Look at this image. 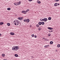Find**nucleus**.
I'll return each mask as SVG.
<instances>
[{
    "label": "nucleus",
    "mask_w": 60,
    "mask_h": 60,
    "mask_svg": "<svg viewBox=\"0 0 60 60\" xmlns=\"http://www.w3.org/2000/svg\"><path fill=\"white\" fill-rule=\"evenodd\" d=\"M38 24L39 25H41V22H39Z\"/></svg>",
    "instance_id": "nucleus-14"
},
{
    "label": "nucleus",
    "mask_w": 60,
    "mask_h": 60,
    "mask_svg": "<svg viewBox=\"0 0 60 60\" xmlns=\"http://www.w3.org/2000/svg\"><path fill=\"white\" fill-rule=\"evenodd\" d=\"M18 19L19 20H20V19H21V17L20 18H18Z\"/></svg>",
    "instance_id": "nucleus-32"
},
{
    "label": "nucleus",
    "mask_w": 60,
    "mask_h": 60,
    "mask_svg": "<svg viewBox=\"0 0 60 60\" xmlns=\"http://www.w3.org/2000/svg\"><path fill=\"white\" fill-rule=\"evenodd\" d=\"M43 39H45V38H43Z\"/></svg>",
    "instance_id": "nucleus-38"
},
{
    "label": "nucleus",
    "mask_w": 60,
    "mask_h": 60,
    "mask_svg": "<svg viewBox=\"0 0 60 60\" xmlns=\"http://www.w3.org/2000/svg\"><path fill=\"white\" fill-rule=\"evenodd\" d=\"M25 12V11H22V13H24V12Z\"/></svg>",
    "instance_id": "nucleus-33"
},
{
    "label": "nucleus",
    "mask_w": 60,
    "mask_h": 60,
    "mask_svg": "<svg viewBox=\"0 0 60 60\" xmlns=\"http://www.w3.org/2000/svg\"><path fill=\"white\" fill-rule=\"evenodd\" d=\"M50 33H51V32H52L53 31L52 30H51L49 31Z\"/></svg>",
    "instance_id": "nucleus-26"
},
{
    "label": "nucleus",
    "mask_w": 60,
    "mask_h": 60,
    "mask_svg": "<svg viewBox=\"0 0 60 60\" xmlns=\"http://www.w3.org/2000/svg\"><path fill=\"white\" fill-rule=\"evenodd\" d=\"M3 60H6V59H4Z\"/></svg>",
    "instance_id": "nucleus-37"
},
{
    "label": "nucleus",
    "mask_w": 60,
    "mask_h": 60,
    "mask_svg": "<svg viewBox=\"0 0 60 60\" xmlns=\"http://www.w3.org/2000/svg\"><path fill=\"white\" fill-rule=\"evenodd\" d=\"M48 29H49V30H52L53 29V28H51L50 27H48Z\"/></svg>",
    "instance_id": "nucleus-8"
},
{
    "label": "nucleus",
    "mask_w": 60,
    "mask_h": 60,
    "mask_svg": "<svg viewBox=\"0 0 60 60\" xmlns=\"http://www.w3.org/2000/svg\"><path fill=\"white\" fill-rule=\"evenodd\" d=\"M23 21H24V22H26V19H25L23 20Z\"/></svg>",
    "instance_id": "nucleus-25"
},
{
    "label": "nucleus",
    "mask_w": 60,
    "mask_h": 60,
    "mask_svg": "<svg viewBox=\"0 0 60 60\" xmlns=\"http://www.w3.org/2000/svg\"><path fill=\"white\" fill-rule=\"evenodd\" d=\"M36 26L38 27H39V25L37 24L36 25Z\"/></svg>",
    "instance_id": "nucleus-28"
},
{
    "label": "nucleus",
    "mask_w": 60,
    "mask_h": 60,
    "mask_svg": "<svg viewBox=\"0 0 60 60\" xmlns=\"http://www.w3.org/2000/svg\"><path fill=\"white\" fill-rule=\"evenodd\" d=\"M28 1H29L30 2H31L32 1V0H28Z\"/></svg>",
    "instance_id": "nucleus-34"
},
{
    "label": "nucleus",
    "mask_w": 60,
    "mask_h": 60,
    "mask_svg": "<svg viewBox=\"0 0 60 60\" xmlns=\"http://www.w3.org/2000/svg\"><path fill=\"white\" fill-rule=\"evenodd\" d=\"M29 21H30V20L29 19H27L26 20V22L27 23H28V22H29Z\"/></svg>",
    "instance_id": "nucleus-7"
},
{
    "label": "nucleus",
    "mask_w": 60,
    "mask_h": 60,
    "mask_svg": "<svg viewBox=\"0 0 60 60\" xmlns=\"http://www.w3.org/2000/svg\"><path fill=\"white\" fill-rule=\"evenodd\" d=\"M48 46H49V45H45V46L44 47L45 48H47V47H48Z\"/></svg>",
    "instance_id": "nucleus-18"
},
{
    "label": "nucleus",
    "mask_w": 60,
    "mask_h": 60,
    "mask_svg": "<svg viewBox=\"0 0 60 60\" xmlns=\"http://www.w3.org/2000/svg\"><path fill=\"white\" fill-rule=\"evenodd\" d=\"M4 24V23L3 22H1V25H3V24Z\"/></svg>",
    "instance_id": "nucleus-24"
},
{
    "label": "nucleus",
    "mask_w": 60,
    "mask_h": 60,
    "mask_svg": "<svg viewBox=\"0 0 60 60\" xmlns=\"http://www.w3.org/2000/svg\"><path fill=\"white\" fill-rule=\"evenodd\" d=\"M15 56L16 57H18V54H15Z\"/></svg>",
    "instance_id": "nucleus-11"
},
{
    "label": "nucleus",
    "mask_w": 60,
    "mask_h": 60,
    "mask_svg": "<svg viewBox=\"0 0 60 60\" xmlns=\"http://www.w3.org/2000/svg\"><path fill=\"white\" fill-rule=\"evenodd\" d=\"M51 18L50 17H49L48 18V20H51Z\"/></svg>",
    "instance_id": "nucleus-12"
},
{
    "label": "nucleus",
    "mask_w": 60,
    "mask_h": 60,
    "mask_svg": "<svg viewBox=\"0 0 60 60\" xmlns=\"http://www.w3.org/2000/svg\"><path fill=\"white\" fill-rule=\"evenodd\" d=\"M19 49V47L18 46H15L12 48V50L15 51H17Z\"/></svg>",
    "instance_id": "nucleus-1"
},
{
    "label": "nucleus",
    "mask_w": 60,
    "mask_h": 60,
    "mask_svg": "<svg viewBox=\"0 0 60 60\" xmlns=\"http://www.w3.org/2000/svg\"><path fill=\"white\" fill-rule=\"evenodd\" d=\"M18 3H14V4H15V5H18V4H20V2H19V4H18Z\"/></svg>",
    "instance_id": "nucleus-4"
},
{
    "label": "nucleus",
    "mask_w": 60,
    "mask_h": 60,
    "mask_svg": "<svg viewBox=\"0 0 60 60\" xmlns=\"http://www.w3.org/2000/svg\"><path fill=\"white\" fill-rule=\"evenodd\" d=\"M31 36L32 37H34V34H32L31 35Z\"/></svg>",
    "instance_id": "nucleus-23"
},
{
    "label": "nucleus",
    "mask_w": 60,
    "mask_h": 60,
    "mask_svg": "<svg viewBox=\"0 0 60 60\" xmlns=\"http://www.w3.org/2000/svg\"><path fill=\"white\" fill-rule=\"evenodd\" d=\"M41 24L42 25H43L44 24V22H41Z\"/></svg>",
    "instance_id": "nucleus-20"
},
{
    "label": "nucleus",
    "mask_w": 60,
    "mask_h": 60,
    "mask_svg": "<svg viewBox=\"0 0 60 60\" xmlns=\"http://www.w3.org/2000/svg\"><path fill=\"white\" fill-rule=\"evenodd\" d=\"M14 23L15 25L18 26L19 25V21L17 20H15L14 21Z\"/></svg>",
    "instance_id": "nucleus-2"
},
{
    "label": "nucleus",
    "mask_w": 60,
    "mask_h": 60,
    "mask_svg": "<svg viewBox=\"0 0 60 60\" xmlns=\"http://www.w3.org/2000/svg\"><path fill=\"white\" fill-rule=\"evenodd\" d=\"M41 29V28H38V30H39V31H40V30Z\"/></svg>",
    "instance_id": "nucleus-30"
},
{
    "label": "nucleus",
    "mask_w": 60,
    "mask_h": 60,
    "mask_svg": "<svg viewBox=\"0 0 60 60\" xmlns=\"http://www.w3.org/2000/svg\"><path fill=\"white\" fill-rule=\"evenodd\" d=\"M10 34H11V35H14V34H15L13 32H11L10 33Z\"/></svg>",
    "instance_id": "nucleus-6"
},
{
    "label": "nucleus",
    "mask_w": 60,
    "mask_h": 60,
    "mask_svg": "<svg viewBox=\"0 0 60 60\" xmlns=\"http://www.w3.org/2000/svg\"><path fill=\"white\" fill-rule=\"evenodd\" d=\"M7 10L8 11H10V10H11V8H7Z\"/></svg>",
    "instance_id": "nucleus-10"
},
{
    "label": "nucleus",
    "mask_w": 60,
    "mask_h": 60,
    "mask_svg": "<svg viewBox=\"0 0 60 60\" xmlns=\"http://www.w3.org/2000/svg\"><path fill=\"white\" fill-rule=\"evenodd\" d=\"M2 56L3 57H4V56H5V54H3Z\"/></svg>",
    "instance_id": "nucleus-21"
},
{
    "label": "nucleus",
    "mask_w": 60,
    "mask_h": 60,
    "mask_svg": "<svg viewBox=\"0 0 60 60\" xmlns=\"http://www.w3.org/2000/svg\"><path fill=\"white\" fill-rule=\"evenodd\" d=\"M1 35H2V34H0V36H1Z\"/></svg>",
    "instance_id": "nucleus-35"
},
{
    "label": "nucleus",
    "mask_w": 60,
    "mask_h": 60,
    "mask_svg": "<svg viewBox=\"0 0 60 60\" xmlns=\"http://www.w3.org/2000/svg\"><path fill=\"white\" fill-rule=\"evenodd\" d=\"M40 21H43V19H40Z\"/></svg>",
    "instance_id": "nucleus-16"
},
{
    "label": "nucleus",
    "mask_w": 60,
    "mask_h": 60,
    "mask_svg": "<svg viewBox=\"0 0 60 60\" xmlns=\"http://www.w3.org/2000/svg\"><path fill=\"white\" fill-rule=\"evenodd\" d=\"M29 11V10L28 9L26 10V12H28Z\"/></svg>",
    "instance_id": "nucleus-19"
},
{
    "label": "nucleus",
    "mask_w": 60,
    "mask_h": 60,
    "mask_svg": "<svg viewBox=\"0 0 60 60\" xmlns=\"http://www.w3.org/2000/svg\"><path fill=\"white\" fill-rule=\"evenodd\" d=\"M59 1V0H55L56 2H58Z\"/></svg>",
    "instance_id": "nucleus-17"
},
{
    "label": "nucleus",
    "mask_w": 60,
    "mask_h": 60,
    "mask_svg": "<svg viewBox=\"0 0 60 60\" xmlns=\"http://www.w3.org/2000/svg\"><path fill=\"white\" fill-rule=\"evenodd\" d=\"M48 20V19L47 18H45L44 19H43V21H45V22H46V21H47Z\"/></svg>",
    "instance_id": "nucleus-5"
},
{
    "label": "nucleus",
    "mask_w": 60,
    "mask_h": 60,
    "mask_svg": "<svg viewBox=\"0 0 60 60\" xmlns=\"http://www.w3.org/2000/svg\"><path fill=\"white\" fill-rule=\"evenodd\" d=\"M7 25L8 26H10V24L9 23H8L7 24Z\"/></svg>",
    "instance_id": "nucleus-22"
},
{
    "label": "nucleus",
    "mask_w": 60,
    "mask_h": 60,
    "mask_svg": "<svg viewBox=\"0 0 60 60\" xmlns=\"http://www.w3.org/2000/svg\"><path fill=\"white\" fill-rule=\"evenodd\" d=\"M59 5H60V4L57 3H55L54 4V5L55 6H57Z\"/></svg>",
    "instance_id": "nucleus-3"
},
{
    "label": "nucleus",
    "mask_w": 60,
    "mask_h": 60,
    "mask_svg": "<svg viewBox=\"0 0 60 60\" xmlns=\"http://www.w3.org/2000/svg\"><path fill=\"white\" fill-rule=\"evenodd\" d=\"M37 3L39 4H41V1L39 0L37 1Z\"/></svg>",
    "instance_id": "nucleus-9"
},
{
    "label": "nucleus",
    "mask_w": 60,
    "mask_h": 60,
    "mask_svg": "<svg viewBox=\"0 0 60 60\" xmlns=\"http://www.w3.org/2000/svg\"><path fill=\"white\" fill-rule=\"evenodd\" d=\"M32 57H33V56H32Z\"/></svg>",
    "instance_id": "nucleus-39"
},
{
    "label": "nucleus",
    "mask_w": 60,
    "mask_h": 60,
    "mask_svg": "<svg viewBox=\"0 0 60 60\" xmlns=\"http://www.w3.org/2000/svg\"><path fill=\"white\" fill-rule=\"evenodd\" d=\"M24 13L25 14H26V11H24Z\"/></svg>",
    "instance_id": "nucleus-27"
},
{
    "label": "nucleus",
    "mask_w": 60,
    "mask_h": 60,
    "mask_svg": "<svg viewBox=\"0 0 60 60\" xmlns=\"http://www.w3.org/2000/svg\"><path fill=\"white\" fill-rule=\"evenodd\" d=\"M1 22H0V25H1Z\"/></svg>",
    "instance_id": "nucleus-36"
},
{
    "label": "nucleus",
    "mask_w": 60,
    "mask_h": 60,
    "mask_svg": "<svg viewBox=\"0 0 60 60\" xmlns=\"http://www.w3.org/2000/svg\"><path fill=\"white\" fill-rule=\"evenodd\" d=\"M23 20V18H22V17H21V19L20 20Z\"/></svg>",
    "instance_id": "nucleus-29"
},
{
    "label": "nucleus",
    "mask_w": 60,
    "mask_h": 60,
    "mask_svg": "<svg viewBox=\"0 0 60 60\" xmlns=\"http://www.w3.org/2000/svg\"><path fill=\"white\" fill-rule=\"evenodd\" d=\"M60 47V45L59 44L58 45H57V47L58 48H59Z\"/></svg>",
    "instance_id": "nucleus-15"
},
{
    "label": "nucleus",
    "mask_w": 60,
    "mask_h": 60,
    "mask_svg": "<svg viewBox=\"0 0 60 60\" xmlns=\"http://www.w3.org/2000/svg\"><path fill=\"white\" fill-rule=\"evenodd\" d=\"M50 43L51 44H52L53 43V42L52 41H51L50 42Z\"/></svg>",
    "instance_id": "nucleus-13"
},
{
    "label": "nucleus",
    "mask_w": 60,
    "mask_h": 60,
    "mask_svg": "<svg viewBox=\"0 0 60 60\" xmlns=\"http://www.w3.org/2000/svg\"><path fill=\"white\" fill-rule=\"evenodd\" d=\"M34 37L35 38H37V36L36 35H35L34 36Z\"/></svg>",
    "instance_id": "nucleus-31"
}]
</instances>
